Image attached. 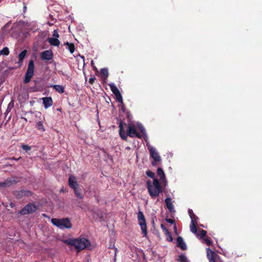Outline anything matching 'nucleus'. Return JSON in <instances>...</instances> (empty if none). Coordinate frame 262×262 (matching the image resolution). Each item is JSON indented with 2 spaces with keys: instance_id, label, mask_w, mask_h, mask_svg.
<instances>
[{
  "instance_id": "e433bc0d",
  "label": "nucleus",
  "mask_w": 262,
  "mask_h": 262,
  "mask_svg": "<svg viewBox=\"0 0 262 262\" xmlns=\"http://www.w3.org/2000/svg\"><path fill=\"white\" fill-rule=\"evenodd\" d=\"M139 129H140V130L141 132L143 134H145V129H144V128L143 127V126H142V125H140V126H139Z\"/></svg>"
},
{
  "instance_id": "79ce46f5",
  "label": "nucleus",
  "mask_w": 262,
  "mask_h": 262,
  "mask_svg": "<svg viewBox=\"0 0 262 262\" xmlns=\"http://www.w3.org/2000/svg\"><path fill=\"white\" fill-rule=\"evenodd\" d=\"M91 65H92V66H93V64H94V61H93V60H92V61H91Z\"/></svg>"
},
{
  "instance_id": "0eeeda50",
  "label": "nucleus",
  "mask_w": 262,
  "mask_h": 262,
  "mask_svg": "<svg viewBox=\"0 0 262 262\" xmlns=\"http://www.w3.org/2000/svg\"><path fill=\"white\" fill-rule=\"evenodd\" d=\"M138 218L142 233L144 236H146L147 235L146 224L145 217L142 212L139 211L138 212Z\"/></svg>"
},
{
  "instance_id": "58836bf2",
  "label": "nucleus",
  "mask_w": 262,
  "mask_h": 262,
  "mask_svg": "<svg viewBox=\"0 0 262 262\" xmlns=\"http://www.w3.org/2000/svg\"><path fill=\"white\" fill-rule=\"evenodd\" d=\"M188 212L190 218L191 219V217L193 218V216H194V214H193L192 211L191 210H189Z\"/></svg>"
},
{
  "instance_id": "ea45409f",
  "label": "nucleus",
  "mask_w": 262,
  "mask_h": 262,
  "mask_svg": "<svg viewBox=\"0 0 262 262\" xmlns=\"http://www.w3.org/2000/svg\"><path fill=\"white\" fill-rule=\"evenodd\" d=\"M21 158V157H19L18 158H15L14 157H12L10 159V160H15V161H18L19 160V159H20Z\"/></svg>"
},
{
  "instance_id": "9b49d317",
  "label": "nucleus",
  "mask_w": 262,
  "mask_h": 262,
  "mask_svg": "<svg viewBox=\"0 0 262 262\" xmlns=\"http://www.w3.org/2000/svg\"><path fill=\"white\" fill-rule=\"evenodd\" d=\"M53 56V54L51 50H46L41 53V58L42 60H50L52 59Z\"/></svg>"
},
{
  "instance_id": "473e14b6",
  "label": "nucleus",
  "mask_w": 262,
  "mask_h": 262,
  "mask_svg": "<svg viewBox=\"0 0 262 262\" xmlns=\"http://www.w3.org/2000/svg\"><path fill=\"white\" fill-rule=\"evenodd\" d=\"M204 240L205 243L208 246L210 245L212 243V240L210 238L207 237V238H204Z\"/></svg>"
},
{
  "instance_id": "423d86ee",
  "label": "nucleus",
  "mask_w": 262,
  "mask_h": 262,
  "mask_svg": "<svg viewBox=\"0 0 262 262\" xmlns=\"http://www.w3.org/2000/svg\"><path fill=\"white\" fill-rule=\"evenodd\" d=\"M148 147L150 152V156L154 160L152 162V165L155 166L157 164L158 162L161 161V157L155 148L151 146H148Z\"/></svg>"
},
{
  "instance_id": "f257e3e1",
  "label": "nucleus",
  "mask_w": 262,
  "mask_h": 262,
  "mask_svg": "<svg viewBox=\"0 0 262 262\" xmlns=\"http://www.w3.org/2000/svg\"><path fill=\"white\" fill-rule=\"evenodd\" d=\"M119 128L120 136L123 140H126L127 136L132 138H142V135L137 132L136 127L134 124H129L128 125L127 134H126L125 130L123 129V123L122 121L119 123Z\"/></svg>"
},
{
  "instance_id": "cd10ccee",
  "label": "nucleus",
  "mask_w": 262,
  "mask_h": 262,
  "mask_svg": "<svg viewBox=\"0 0 262 262\" xmlns=\"http://www.w3.org/2000/svg\"><path fill=\"white\" fill-rule=\"evenodd\" d=\"M74 189V192H75V195H76V196L79 199H82L83 198V195H82V194L78 191V188H74L73 189Z\"/></svg>"
},
{
  "instance_id": "393cba45",
  "label": "nucleus",
  "mask_w": 262,
  "mask_h": 262,
  "mask_svg": "<svg viewBox=\"0 0 262 262\" xmlns=\"http://www.w3.org/2000/svg\"><path fill=\"white\" fill-rule=\"evenodd\" d=\"M36 127L38 130L43 132L46 130L45 128L43 125V123L41 121H39L36 123Z\"/></svg>"
},
{
  "instance_id": "6e6552de",
  "label": "nucleus",
  "mask_w": 262,
  "mask_h": 262,
  "mask_svg": "<svg viewBox=\"0 0 262 262\" xmlns=\"http://www.w3.org/2000/svg\"><path fill=\"white\" fill-rule=\"evenodd\" d=\"M13 194L17 199H20L25 196H29L32 194L31 191L26 189L16 190L13 191Z\"/></svg>"
},
{
  "instance_id": "a211bd4d",
  "label": "nucleus",
  "mask_w": 262,
  "mask_h": 262,
  "mask_svg": "<svg viewBox=\"0 0 262 262\" xmlns=\"http://www.w3.org/2000/svg\"><path fill=\"white\" fill-rule=\"evenodd\" d=\"M49 42L53 46H58L60 45V41L58 38L54 37H50L48 39Z\"/></svg>"
},
{
  "instance_id": "f704fd0d",
  "label": "nucleus",
  "mask_w": 262,
  "mask_h": 262,
  "mask_svg": "<svg viewBox=\"0 0 262 262\" xmlns=\"http://www.w3.org/2000/svg\"><path fill=\"white\" fill-rule=\"evenodd\" d=\"M53 36L54 38H58L59 36L58 34V31L57 30H55L53 32Z\"/></svg>"
},
{
  "instance_id": "f3484780",
  "label": "nucleus",
  "mask_w": 262,
  "mask_h": 262,
  "mask_svg": "<svg viewBox=\"0 0 262 262\" xmlns=\"http://www.w3.org/2000/svg\"><path fill=\"white\" fill-rule=\"evenodd\" d=\"M27 50H25L21 51L18 55V61L17 62L19 66H21L23 63V61L27 54Z\"/></svg>"
},
{
  "instance_id": "c85d7f7f",
  "label": "nucleus",
  "mask_w": 262,
  "mask_h": 262,
  "mask_svg": "<svg viewBox=\"0 0 262 262\" xmlns=\"http://www.w3.org/2000/svg\"><path fill=\"white\" fill-rule=\"evenodd\" d=\"M206 234V231L204 230H202L200 233H198L196 234V235L198 236H199L201 238H203L205 236Z\"/></svg>"
},
{
  "instance_id": "f8f14e48",
  "label": "nucleus",
  "mask_w": 262,
  "mask_h": 262,
  "mask_svg": "<svg viewBox=\"0 0 262 262\" xmlns=\"http://www.w3.org/2000/svg\"><path fill=\"white\" fill-rule=\"evenodd\" d=\"M69 185L72 189L78 188L79 185L77 182L76 178L75 176L71 175L69 177Z\"/></svg>"
},
{
  "instance_id": "ddd939ff",
  "label": "nucleus",
  "mask_w": 262,
  "mask_h": 262,
  "mask_svg": "<svg viewBox=\"0 0 262 262\" xmlns=\"http://www.w3.org/2000/svg\"><path fill=\"white\" fill-rule=\"evenodd\" d=\"M42 100L45 108L50 107L53 104V100L51 97H43Z\"/></svg>"
},
{
  "instance_id": "37998d69",
  "label": "nucleus",
  "mask_w": 262,
  "mask_h": 262,
  "mask_svg": "<svg viewBox=\"0 0 262 262\" xmlns=\"http://www.w3.org/2000/svg\"><path fill=\"white\" fill-rule=\"evenodd\" d=\"M174 229H175L176 230V229H177V227H176V225H174Z\"/></svg>"
},
{
  "instance_id": "39448f33",
  "label": "nucleus",
  "mask_w": 262,
  "mask_h": 262,
  "mask_svg": "<svg viewBox=\"0 0 262 262\" xmlns=\"http://www.w3.org/2000/svg\"><path fill=\"white\" fill-rule=\"evenodd\" d=\"M34 61L30 60L29 62L28 69L25 74L24 82L27 83L30 81V80L34 74Z\"/></svg>"
},
{
  "instance_id": "4c0bfd02",
  "label": "nucleus",
  "mask_w": 262,
  "mask_h": 262,
  "mask_svg": "<svg viewBox=\"0 0 262 262\" xmlns=\"http://www.w3.org/2000/svg\"><path fill=\"white\" fill-rule=\"evenodd\" d=\"M166 221L167 222L170 223V224H174V220L171 219H166Z\"/></svg>"
},
{
  "instance_id": "f03ea898",
  "label": "nucleus",
  "mask_w": 262,
  "mask_h": 262,
  "mask_svg": "<svg viewBox=\"0 0 262 262\" xmlns=\"http://www.w3.org/2000/svg\"><path fill=\"white\" fill-rule=\"evenodd\" d=\"M63 242L71 247H74L78 251H80L90 246V241L85 238H68Z\"/></svg>"
},
{
  "instance_id": "5701e85b",
  "label": "nucleus",
  "mask_w": 262,
  "mask_h": 262,
  "mask_svg": "<svg viewBox=\"0 0 262 262\" xmlns=\"http://www.w3.org/2000/svg\"><path fill=\"white\" fill-rule=\"evenodd\" d=\"M157 174L160 177V180L161 181H163L165 179L164 172L161 168H158Z\"/></svg>"
},
{
  "instance_id": "7ed1b4c3",
  "label": "nucleus",
  "mask_w": 262,
  "mask_h": 262,
  "mask_svg": "<svg viewBox=\"0 0 262 262\" xmlns=\"http://www.w3.org/2000/svg\"><path fill=\"white\" fill-rule=\"evenodd\" d=\"M146 187L148 193L152 199H155L159 196L162 191L161 184L157 179H154L153 181L148 180L146 182Z\"/></svg>"
},
{
  "instance_id": "72a5a7b5",
  "label": "nucleus",
  "mask_w": 262,
  "mask_h": 262,
  "mask_svg": "<svg viewBox=\"0 0 262 262\" xmlns=\"http://www.w3.org/2000/svg\"><path fill=\"white\" fill-rule=\"evenodd\" d=\"M179 260L181 262H185V261L186 260V257L184 255H181L179 256Z\"/></svg>"
},
{
  "instance_id": "6ab92c4d",
  "label": "nucleus",
  "mask_w": 262,
  "mask_h": 262,
  "mask_svg": "<svg viewBox=\"0 0 262 262\" xmlns=\"http://www.w3.org/2000/svg\"><path fill=\"white\" fill-rule=\"evenodd\" d=\"M207 258L209 262H215V258L213 255V252L209 248L207 249Z\"/></svg>"
},
{
  "instance_id": "20e7f679",
  "label": "nucleus",
  "mask_w": 262,
  "mask_h": 262,
  "mask_svg": "<svg viewBox=\"0 0 262 262\" xmlns=\"http://www.w3.org/2000/svg\"><path fill=\"white\" fill-rule=\"evenodd\" d=\"M52 223L61 229H70L72 228V224L68 218L65 219H53L51 220Z\"/></svg>"
},
{
  "instance_id": "bb28decb",
  "label": "nucleus",
  "mask_w": 262,
  "mask_h": 262,
  "mask_svg": "<svg viewBox=\"0 0 262 262\" xmlns=\"http://www.w3.org/2000/svg\"><path fill=\"white\" fill-rule=\"evenodd\" d=\"M101 74L105 78H107L108 76V70L106 68H103L101 70Z\"/></svg>"
},
{
  "instance_id": "1a4fd4ad",
  "label": "nucleus",
  "mask_w": 262,
  "mask_h": 262,
  "mask_svg": "<svg viewBox=\"0 0 262 262\" xmlns=\"http://www.w3.org/2000/svg\"><path fill=\"white\" fill-rule=\"evenodd\" d=\"M36 210V207L33 204L29 203L26 205L20 211L21 215H26L35 212Z\"/></svg>"
},
{
  "instance_id": "aec40b11",
  "label": "nucleus",
  "mask_w": 262,
  "mask_h": 262,
  "mask_svg": "<svg viewBox=\"0 0 262 262\" xmlns=\"http://www.w3.org/2000/svg\"><path fill=\"white\" fill-rule=\"evenodd\" d=\"M14 181L11 180H7L4 182H0V187H7L11 186Z\"/></svg>"
},
{
  "instance_id": "4468645a",
  "label": "nucleus",
  "mask_w": 262,
  "mask_h": 262,
  "mask_svg": "<svg viewBox=\"0 0 262 262\" xmlns=\"http://www.w3.org/2000/svg\"><path fill=\"white\" fill-rule=\"evenodd\" d=\"M177 246L180 247L182 250H186L187 246L181 236H179L177 239Z\"/></svg>"
},
{
  "instance_id": "2f4dec72",
  "label": "nucleus",
  "mask_w": 262,
  "mask_h": 262,
  "mask_svg": "<svg viewBox=\"0 0 262 262\" xmlns=\"http://www.w3.org/2000/svg\"><path fill=\"white\" fill-rule=\"evenodd\" d=\"M147 176L151 178H154L155 177V173L150 170H147L146 172Z\"/></svg>"
},
{
  "instance_id": "7c9ffc66",
  "label": "nucleus",
  "mask_w": 262,
  "mask_h": 262,
  "mask_svg": "<svg viewBox=\"0 0 262 262\" xmlns=\"http://www.w3.org/2000/svg\"><path fill=\"white\" fill-rule=\"evenodd\" d=\"M21 147L23 150H26V151H28L31 149V147L30 146L26 144L21 145Z\"/></svg>"
},
{
  "instance_id": "2eb2a0df",
  "label": "nucleus",
  "mask_w": 262,
  "mask_h": 262,
  "mask_svg": "<svg viewBox=\"0 0 262 262\" xmlns=\"http://www.w3.org/2000/svg\"><path fill=\"white\" fill-rule=\"evenodd\" d=\"M161 228H162L165 234L167 236V241L169 242H172L173 239L171 236V233L168 231V230L165 227V226L163 224L161 225Z\"/></svg>"
},
{
  "instance_id": "9d476101",
  "label": "nucleus",
  "mask_w": 262,
  "mask_h": 262,
  "mask_svg": "<svg viewBox=\"0 0 262 262\" xmlns=\"http://www.w3.org/2000/svg\"><path fill=\"white\" fill-rule=\"evenodd\" d=\"M110 89L112 91V92L113 93V94L115 95L116 97V99L118 100V102L122 103H123V99L122 97L121 96V94L120 93L119 90L117 88V87L116 86V85L114 83H110L108 84Z\"/></svg>"
},
{
  "instance_id": "dca6fc26",
  "label": "nucleus",
  "mask_w": 262,
  "mask_h": 262,
  "mask_svg": "<svg viewBox=\"0 0 262 262\" xmlns=\"http://www.w3.org/2000/svg\"><path fill=\"white\" fill-rule=\"evenodd\" d=\"M167 208L170 212L174 211V207L170 198H167L165 200Z\"/></svg>"
},
{
  "instance_id": "c9c22d12",
  "label": "nucleus",
  "mask_w": 262,
  "mask_h": 262,
  "mask_svg": "<svg viewBox=\"0 0 262 262\" xmlns=\"http://www.w3.org/2000/svg\"><path fill=\"white\" fill-rule=\"evenodd\" d=\"M96 80V78L93 77L89 79V83L91 84H93Z\"/></svg>"
},
{
  "instance_id": "b1692460",
  "label": "nucleus",
  "mask_w": 262,
  "mask_h": 262,
  "mask_svg": "<svg viewBox=\"0 0 262 262\" xmlns=\"http://www.w3.org/2000/svg\"><path fill=\"white\" fill-rule=\"evenodd\" d=\"M64 45L67 47L68 49L71 53H73L75 50V47L73 43H71L67 42Z\"/></svg>"
},
{
  "instance_id": "a878e982",
  "label": "nucleus",
  "mask_w": 262,
  "mask_h": 262,
  "mask_svg": "<svg viewBox=\"0 0 262 262\" xmlns=\"http://www.w3.org/2000/svg\"><path fill=\"white\" fill-rule=\"evenodd\" d=\"M9 54V50L8 48L5 47L0 51V54L4 55H8Z\"/></svg>"
},
{
  "instance_id": "c756f323",
  "label": "nucleus",
  "mask_w": 262,
  "mask_h": 262,
  "mask_svg": "<svg viewBox=\"0 0 262 262\" xmlns=\"http://www.w3.org/2000/svg\"><path fill=\"white\" fill-rule=\"evenodd\" d=\"M14 106V102L12 101H11L8 105V107L6 110V112L7 113L10 112L11 109Z\"/></svg>"
},
{
  "instance_id": "4be33fe9",
  "label": "nucleus",
  "mask_w": 262,
  "mask_h": 262,
  "mask_svg": "<svg viewBox=\"0 0 262 262\" xmlns=\"http://www.w3.org/2000/svg\"><path fill=\"white\" fill-rule=\"evenodd\" d=\"M50 86L53 87L56 92H58L60 94H62L64 92V88L61 85H52Z\"/></svg>"
},
{
  "instance_id": "412c9836",
  "label": "nucleus",
  "mask_w": 262,
  "mask_h": 262,
  "mask_svg": "<svg viewBox=\"0 0 262 262\" xmlns=\"http://www.w3.org/2000/svg\"><path fill=\"white\" fill-rule=\"evenodd\" d=\"M190 231L194 233L197 234V229L196 227L195 223H194V221L193 220V218L191 217V224L190 225Z\"/></svg>"
},
{
  "instance_id": "a19ab883",
  "label": "nucleus",
  "mask_w": 262,
  "mask_h": 262,
  "mask_svg": "<svg viewBox=\"0 0 262 262\" xmlns=\"http://www.w3.org/2000/svg\"><path fill=\"white\" fill-rule=\"evenodd\" d=\"M193 220L194 221V223L196 222V220L198 219V217L194 215V216H193Z\"/></svg>"
}]
</instances>
